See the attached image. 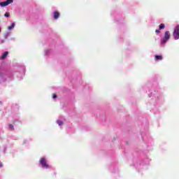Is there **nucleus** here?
Instances as JSON below:
<instances>
[{
	"label": "nucleus",
	"instance_id": "obj_1",
	"mask_svg": "<svg viewBox=\"0 0 179 179\" xmlns=\"http://www.w3.org/2000/svg\"><path fill=\"white\" fill-rule=\"evenodd\" d=\"M39 163L43 169H50V165L47 163V159L45 158H41Z\"/></svg>",
	"mask_w": 179,
	"mask_h": 179
},
{
	"label": "nucleus",
	"instance_id": "obj_2",
	"mask_svg": "<svg viewBox=\"0 0 179 179\" xmlns=\"http://www.w3.org/2000/svg\"><path fill=\"white\" fill-rule=\"evenodd\" d=\"M170 37H171L170 31H165L164 37L161 41V44H166V42L169 41V40L170 39Z\"/></svg>",
	"mask_w": 179,
	"mask_h": 179
},
{
	"label": "nucleus",
	"instance_id": "obj_3",
	"mask_svg": "<svg viewBox=\"0 0 179 179\" xmlns=\"http://www.w3.org/2000/svg\"><path fill=\"white\" fill-rule=\"evenodd\" d=\"M173 36V38H174L175 40H178L179 39V25H177L174 28Z\"/></svg>",
	"mask_w": 179,
	"mask_h": 179
},
{
	"label": "nucleus",
	"instance_id": "obj_4",
	"mask_svg": "<svg viewBox=\"0 0 179 179\" xmlns=\"http://www.w3.org/2000/svg\"><path fill=\"white\" fill-rule=\"evenodd\" d=\"M13 2V0H7L6 1H3L0 3V6H8V5H10V3H12Z\"/></svg>",
	"mask_w": 179,
	"mask_h": 179
},
{
	"label": "nucleus",
	"instance_id": "obj_5",
	"mask_svg": "<svg viewBox=\"0 0 179 179\" xmlns=\"http://www.w3.org/2000/svg\"><path fill=\"white\" fill-rule=\"evenodd\" d=\"M53 17L55 20H57V19H58V17H59V12L58 11H55L53 13Z\"/></svg>",
	"mask_w": 179,
	"mask_h": 179
},
{
	"label": "nucleus",
	"instance_id": "obj_6",
	"mask_svg": "<svg viewBox=\"0 0 179 179\" xmlns=\"http://www.w3.org/2000/svg\"><path fill=\"white\" fill-rule=\"evenodd\" d=\"M155 61H162V59H163V56H162V55H155Z\"/></svg>",
	"mask_w": 179,
	"mask_h": 179
},
{
	"label": "nucleus",
	"instance_id": "obj_7",
	"mask_svg": "<svg viewBox=\"0 0 179 179\" xmlns=\"http://www.w3.org/2000/svg\"><path fill=\"white\" fill-rule=\"evenodd\" d=\"M9 54L8 52H5L2 56L0 57V59H5L8 57V55Z\"/></svg>",
	"mask_w": 179,
	"mask_h": 179
},
{
	"label": "nucleus",
	"instance_id": "obj_8",
	"mask_svg": "<svg viewBox=\"0 0 179 179\" xmlns=\"http://www.w3.org/2000/svg\"><path fill=\"white\" fill-rule=\"evenodd\" d=\"M15 27V23H13L10 26L8 27V30H12Z\"/></svg>",
	"mask_w": 179,
	"mask_h": 179
},
{
	"label": "nucleus",
	"instance_id": "obj_9",
	"mask_svg": "<svg viewBox=\"0 0 179 179\" xmlns=\"http://www.w3.org/2000/svg\"><path fill=\"white\" fill-rule=\"evenodd\" d=\"M164 27H165L164 24H159V30H163V29H164Z\"/></svg>",
	"mask_w": 179,
	"mask_h": 179
},
{
	"label": "nucleus",
	"instance_id": "obj_10",
	"mask_svg": "<svg viewBox=\"0 0 179 179\" xmlns=\"http://www.w3.org/2000/svg\"><path fill=\"white\" fill-rule=\"evenodd\" d=\"M14 125H17L18 124H22V122H19L17 120H15L14 122H13Z\"/></svg>",
	"mask_w": 179,
	"mask_h": 179
},
{
	"label": "nucleus",
	"instance_id": "obj_11",
	"mask_svg": "<svg viewBox=\"0 0 179 179\" xmlns=\"http://www.w3.org/2000/svg\"><path fill=\"white\" fill-rule=\"evenodd\" d=\"M4 16H5V17H9V16H10V15L9 14V13H6L4 14Z\"/></svg>",
	"mask_w": 179,
	"mask_h": 179
},
{
	"label": "nucleus",
	"instance_id": "obj_12",
	"mask_svg": "<svg viewBox=\"0 0 179 179\" xmlns=\"http://www.w3.org/2000/svg\"><path fill=\"white\" fill-rule=\"evenodd\" d=\"M10 129H12V131L15 130V128L13 127V124H9Z\"/></svg>",
	"mask_w": 179,
	"mask_h": 179
},
{
	"label": "nucleus",
	"instance_id": "obj_13",
	"mask_svg": "<svg viewBox=\"0 0 179 179\" xmlns=\"http://www.w3.org/2000/svg\"><path fill=\"white\" fill-rule=\"evenodd\" d=\"M57 124H58V125H62V124H64V123L61 120H57Z\"/></svg>",
	"mask_w": 179,
	"mask_h": 179
},
{
	"label": "nucleus",
	"instance_id": "obj_14",
	"mask_svg": "<svg viewBox=\"0 0 179 179\" xmlns=\"http://www.w3.org/2000/svg\"><path fill=\"white\" fill-rule=\"evenodd\" d=\"M155 33H157V34H159V33H160V31H159V29H156V30H155Z\"/></svg>",
	"mask_w": 179,
	"mask_h": 179
},
{
	"label": "nucleus",
	"instance_id": "obj_15",
	"mask_svg": "<svg viewBox=\"0 0 179 179\" xmlns=\"http://www.w3.org/2000/svg\"><path fill=\"white\" fill-rule=\"evenodd\" d=\"M53 99H57V94H53V96H52Z\"/></svg>",
	"mask_w": 179,
	"mask_h": 179
},
{
	"label": "nucleus",
	"instance_id": "obj_16",
	"mask_svg": "<svg viewBox=\"0 0 179 179\" xmlns=\"http://www.w3.org/2000/svg\"><path fill=\"white\" fill-rule=\"evenodd\" d=\"M2 167V162H0V168Z\"/></svg>",
	"mask_w": 179,
	"mask_h": 179
},
{
	"label": "nucleus",
	"instance_id": "obj_17",
	"mask_svg": "<svg viewBox=\"0 0 179 179\" xmlns=\"http://www.w3.org/2000/svg\"><path fill=\"white\" fill-rule=\"evenodd\" d=\"M0 32H1V28H0Z\"/></svg>",
	"mask_w": 179,
	"mask_h": 179
}]
</instances>
